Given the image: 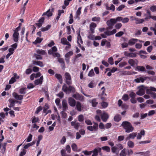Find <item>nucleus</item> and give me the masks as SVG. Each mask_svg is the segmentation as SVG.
<instances>
[{
    "instance_id": "26",
    "label": "nucleus",
    "mask_w": 156,
    "mask_h": 156,
    "mask_svg": "<svg viewBox=\"0 0 156 156\" xmlns=\"http://www.w3.org/2000/svg\"><path fill=\"white\" fill-rule=\"evenodd\" d=\"M152 91H156V88L154 87H150L146 89V93L147 94H151Z\"/></svg>"
},
{
    "instance_id": "5",
    "label": "nucleus",
    "mask_w": 156,
    "mask_h": 156,
    "mask_svg": "<svg viewBox=\"0 0 156 156\" xmlns=\"http://www.w3.org/2000/svg\"><path fill=\"white\" fill-rule=\"evenodd\" d=\"M146 89L143 86L139 87H138L139 90L136 92V94L139 96H142L144 94Z\"/></svg>"
},
{
    "instance_id": "31",
    "label": "nucleus",
    "mask_w": 156,
    "mask_h": 156,
    "mask_svg": "<svg viewBox=\"0 0 156 156\" xmlns=\"http://www.w3.org/2000/svg\"><path fill=\"white\" fill-rule=\"evenodd\" d=\"M62 90L66 94L69 93V87H67L66 84H64L63 86Z\"/></svg>"
},
{
    "instance_id": "29",
    "label": "nucleus",
    "mask_w": 156,
    "mask_h": 156,
    "mask_svg": "<svg viewBox=\"0 0 156 156\" xmlns=\"http://www.w3.org/2000/svg\"><path fill=\"white\" fill-rule=\"evenodd\" d=\"M112 152L114 153L118 154L119 152V149L118 148L115 146L111 148Z\"/></svg>"
},
{
    "instance_id": "37",
    "label": "nucleus",
    "mask_w": 156,
    "mask_h": 156,
    "mask_svg": "<svg viewBox=\"0 0 156 156\" xmlns=\"http://www.w3.org/2000/svg\"><path fill=\"white\" fill-rule=\"evenodd\" d=\"M81 7H79L76 12V17L77 18H78L79 19V16L81 14Z\"/></svg>"
},
{
    "instance_id": "36",
    "label": "nucleus",
    "mask_w": 156,
    "mask_h": 156,
    "mask_svg": "<svg viewBox=\"0 0 156 156\" xmlns=\"http://www.w3.org/2000/svg\"><path fill=\"white\" fill-rule=\"evenodd\" d=\"M127 144L129 147L130 148L133 147L134 146V144L133 142L131 140H129L128 141Z\"/></svg>"
},
{
    "instance_id": "49",
    "label": "nucleus",
    "mask_w": 156,
    "mask_h": 156,
    "mask_svg": "<svg viewBox=\"0 0 156 156\" xmlns=\"http://www.w3.org/2000/svg\"><path fill=\"white\" fill-rule=\"evenodd\" d=\"M26 88H22L20 90V93L21 94H24L26 93Z\"/></svg>"
},
{
    "instance_id": "2",
    "label": "nucleus",
    "mask_w": 156,
    "mask_h": 156,
    "mask_svg": "<svg viewBox=\"0 0 156 156\" xmlns=\"http://www.w3.org/2000/svg\"><path fill=\"white\" fill-rule=\"evenodd\" d=\"M20 26H19L13 31L14 33L13 34V40L16 43L19 40V34L18 33V31L20 30Z\"/></svg>"
},
{
    "instance_id": "61",
    "label": "nucleus",
    "mask_w": 156,
    "mask_h": 156,
    "mask_svg": "<svg viewBox=\"0 0 156 156\" xmlns=\"http://www.w3.org/2000/svg\"><path fill=\"white\" fill-rule=\"evenodd\" d=\"M91 103L92 106L94 107H96L98 104V102L96 101V99H93L92 100Z\"/></svg>"
},
{
    "instance_id": "53",
    "label": "nucleus",
    "mask_w": 156,
    "mask_h": 156,
    "mask_svg": "<svg viewBox=\"0 0 156 156\" xmlns=\"http://www.w3.org/2000/svg\"><path fill=\"white\" fill-rule=\"evenodd\" d=\"M122 26V24L120 23H117L115 26V27L117 29H119Z\"/></svg>"
},
{
    "instance_id": "42",
    "label": "nucleus",
    "mask_w": 156,
    "mask_h": 156,
    "mask_svg": "<svg viewBox=\"0 0 156 156\" xmlns=\"http://www.w3.org/2000/svg\"><path fill=\"white\" fill-rule=\"evenodd\" d=\"M51 26L50 25H48L46 27H43L41 28V30L42 31H45L48 30L50 28Z\"/></svg>"
},
{
    "instance_id": "62",
    "label": "nucleus",
    "mask_w": 156,
    "mask_h": 156,
    "mask_svg": "<svg viewBox=\"0 0 156 156\" xmlns=\"http://www.w3.org/2000/svg\"><path fill=\"white\" fill-rule=\"evenodd\" d=\"M127 65V63L125 62H121L119 63V66L120 67H122Z\"/></svg>"
},
{
    "instance_id": "55",
    "label": "nucleus",
    "mask_w": 156,
    "mask_h": 156,
    "mask_svg": "<svg viewBox=\"0 0 156 156\" xmlns=\"http://www.w3.org/2000/svg\"><path fill=\"white\" fill-rule=\"evenodd\" d=\"M73 53L72 51H70L66 54L65 57L69 58V57L73 55Z\"/></svg>"
},
{
    "instance_id": "4",
    "label": "nucleus",
    "mask_w": 156,
    "mask_h": 156,
    "mask_svg": "<svg viewBox=\"0 0 156 156\" xmlns=\"http://www.w3.org/2000/svg\"><path fill=\"white\" fill-rule=\"evenodd\" d=\"M116 23V21L114 18L111 19L109 20H108L106 22L108 26L107 29H112L114 24Z\"/></svg>"
},
{
    "instance_id": "40",
    "label": "nucleus",
    "mask_w": 156,
    "mask_h": 156,
    "mask_svg": "<svg viewBox=\"0 0 156 156\" xmlns=\"http://www.w3.org/2000/svg\"><path fill=\"white\" fill-rule=\"evenodd\" d=\"M36 52L37 54L41 55H45L46 53L45 51L42 50L37 49L36 50Z\"/></svg>"
},
{
    "instance_id": "32",
    "label": "nucleus",
    "mask_w": 156,
    "mask_h": 156,
    "mask_svg": "<svg viewBox=\"0 0 156 156\" xmlns=\"http://www.w3.org/2000/svg\"><path fill=\"white\" fill-rule=\"evenodd\" d=\"M58 61L61 63L62 69L65 68V65L63 59L62 58H59L58 59Z\"/></svg>"
},
{
    "instance_id": "1",
    "label": "nucleus",
    "mask_w": 156,
    "mask_h": 156,
    "mask_svg": "<svg viewBox=\"0 0 156 156\" xmlns=\"http://www.w3.org/2000/svg\"><path fill=\"white\" fill-rule=\"evenodd\" d=\"M121 126L125 129V132L127 133L132 132L134 129L130 123L128 121L123 122Z\"/></svg>"
},
{
    "instance_id": "58",
    "label": "nucleus",
    "mask_w": 156,
    "mask_h": 156,
    "mask_svg": "<svg viewBox=\"0 0 156 156\" xmlns=\"http://www.w3.org/2000/svg\"><path fill=\"white\" fill-rule=\"evenodd\" d=\"M129 99L128 95L127 94H124L122 97V99L124 101H126L128 100Z\"/></svg>"
},
{
    "instance_id": "28",
    "label": "nucleus",
    "mask_w": 156,
    "mask_h": 156,
    "mask_svg": "<svg viewBox=\"0 0 156 156\" xmlns=\"http://www.w3.org/2000/svg\"><path fill=\"white\" fill-rule=\"evenodd\" d=\"M116 31V29H114L111 31H107L105 32V33L107 35L109 36L115 34Z\"/></svg>"
},
{
    "instance_id": "63",
    "label": "nucleus",
    "mask_w": 156,
    "mask_h": 156,
    "mask_svg": "<svg viewBox=\"0 0 156 156\" xmlns=\"http://www.w3.org/2000/svg\"><path fill=\"white\" fill-rule=\"evenodd\" d=\"M113 61V59L112 57L109 58L108 59V62L111 65H112L114 64Z\"/></svg>"
},
{
    "instance_id": "10",
    "label": "nucleus",
    "mask_w": 156,
    "mask_h": 156,
    "mask_svg": "<svg viewBox=\"0 0 156 156\" xmlns=\"http://www.w3.org/2000/svg\"><path fill=\"white\" fill-rule=\"evenodd\" d=\"M138 42H144L143 41L136 39L132 38L129 40L128 44L130 45H134L135 43Z\"/></svg>"
},
{
    "instance_id": "34",
    "label": "nucleus",
    "mask_w": 156,
    "mask_h": 156,
    "mask_svg": "<svg viewBox=\"0 0 156 156\" xmlns=\"http://www.w3.org/2000/svg\"><path fill=\"white\" fill-rule=\"evenodd\" d=\"M9 101L10 103V105H9V108H11L13 107L15 105V101L14 100L12 99H9Z\"/></svg>"
},
{
    "instance_id": "46",
    "label": "nucleus",
    "mask_w": 156,
    "mask_h": 156,
    "mask_svg": "<svg viewBox=\"0 0 156 156\" xmlns=\"http://www.w3.org/2000/svg\"><path fill=\"white\" fill-rule=\"evenodd\" d=\"M39 121V119L38 117H36L35 116H34L32 118V122L33 123H35L38 122Z\"/></svg>"
},
{
    "instance_id": "19",
    "label": "nucleus",
    "mask_w": 156,
    "mask_h": 156,
    "mask_svg": "<svg viewBox=\"0 0 156 156\" xmlns=\"http://www.w3.org/2000/svg\"><path fill=\"white\" fill-rule=\"evenodd\" d=\"M68 102L70 105L72 107H74L76 105L75 101L72 98H69Z\"/></svg>"
},
{
    "instance_id": "45",
    "label": "nucleus",
    "mask_w": 156,
    "mask_h": 156,
    "mask_svg": "<svg viewBox=\"0 0 156 156\" xmlns=\"http://www.w3.org/2000/svg\"><path fill=\"white\" fill-rule=\"evenodd\" d=\"M43 40V39L39 37H37L35 41L33 42V43L37 44V43H40Z\"/></svg>"
},
{
    "instance_id": "16",
    "label": "nucleus",
    "mask_w": 156,
    "mask_h": 156,
    "mask_svg": "<svg viewBox=\"0 0 156 156\" xmlns=\"http://www.w3.org/2000/svg\"><path fill=\"white\" fill-rule=\"evenodd\" d=\"M92 151L93 154L92 156H97L98 152H100L101 151V148L100 147L95 148Z\"/></svg>"
},
{
    "instance_id": "3",
    "label": "nucleus",
    "mask_w": 156,
    "mask_h": 156,
    "mask_svg": "<svg viewBox=\"0 0 156 156\" xmlns=\"http://www.w3.org/2000/svg\"><path fill=\"white\" fill-rule=\"evenodd\" d=\"M97 112L98 115H101V119L104 122H106L108 118V114L104 112H103L102 113L101 111L100 110H98L97 111Z\"/></svg>"
},
{
    "instance_id": "50",
    "label": "nucleus",
    "mask_w": 156,
    "mask_h": 156,
    "mask_svg": "<svg viewBox=\"0 0 156 156\" xmlns=\"http://www.w3.org/2000/svg\"><path fill=\"white\" fill-rule=\"evenodd\" d=\"M95 84L94 83L93 81H91L88 84V86L90 88H93L95 86Z\"/></svg>"
},
{
    "instance_id": "38",
    "label": "nucleus",
    "mask_w": 156,
    "mask_h": 156,
    "mask_svg": "<svg viewBox=\"0 0 156 156\" xmlns=\"http://www.w3.org/2000/svg\"><path fill=\"white\" fill-rule=\"evenodd\" d=\"M127 150L126 149L122 150L120 153V156H126L127 154Z\"/></svg>"
},
{
    "instance_id": "24",
    "label": "nucleus",
    "mask_w": 156,
    "mask_h": 156,
    "mask_svg": "<svg viewBox=\"0 0 156 156\" xmlns=\"http://www.w3.org/2000/svg\"><path fill=\"white\" fill-rule=\"evenodd\" d=\"M43 80V76H41L39 79H38L35 80L34 84L36 85L41 84L42 83Z\"/></svg>"
},
{
    "instance_id": "23",
    "label": "nucleus",
    "mask_w": 156,
    "mask_h": 156,
    "mask_svg": "<svg viewBox=\"0 0 156 156\" xmlns=\"http://www.w3.org/2000/svg\"><path fill=\"white\" fill-rule=\"evenodd\" d=\"M53 9H52L51 10L49 9L46 12H44L42 16L46 15L48 17L51 16L52 15V12L53 11Z\"/></svg>"
},
{
    "instance_id": "8",
    "label": "nucleus",
    "mask_w": 156,
    "mask_h": 156,
    "mask_svg": "<svg viewBox=\"0 0 156 156\" xmlns=\"http://www.w3.org/2000/svg\"><path fill=\"white\" fill-rule=\"evenodd\" d=\"M128 63L132 66L134 67L137 65L138 61L137 60L130 59L128 60Z\"/></svg>"
},
{
    "instance_id": "57",
    "label": "nucleus",
    "mask_w": 156,
    "mask_h": 156,
    "mask_svg": "<svg viewBox=\"0 0 156 156\" xmlns=\"http://www.w3.org/2000/svg\"><path fill=\"white\" fill-rule=\"evenodd\" d=\"M82 152L84 154L86 155H90L92 153V151H83Z\"/></svg>"
},
{
    "instance_id": "56",
    "label": "nucleus",
    "mask_w": 156,
    "mask_h": 156,
    "mask_svg": "<svg viewBox=\"0 0 156 156\" xmlns=\"http://www.w3.org/2000/svg\"><path fill=\"white\" fill-rule=\"evenodd\" d=\"M124 34L123 31H120L116 34L115 36L116 37H120L122 35Z\"/></svg>"
},
{
    "instance_id": "54",
    "label": "nucleus",
    "mask_w": 156,
    "mask_h": 156,
    "mask_svg": "<svg viewBox=\"0 0 156 156\" xmlns=\"http://www.w3.org/2000/svg\"><path fill=\"white\" fill-rule=\"evenodd\" d=\"M129 19L128 17H125V18H122V22L123 23H126L128 22Z\"/></svg>"
},
{
    "instance_id": "14",
    "label": "nucleus",
    "mask_w": 156,
    "mask_h": 156,
    "mask_svg": "<svg viewBox=\"0 0 156 156\" xmlns=\"http://www.w3.org/2000/svg\"><path fill=\"white\" fill-rule=\"evenodd\" d=\"M137 134L135 133H132L129 134V136L127 137L126 139V140H127L130 139H133L136 136Z\"/></svg>"
},
{
    "instance_id": "43",
    "label": "nucleus",
    "mask_w": 156,
    "mask_h": 156,
    "mask_svg": "<svg viewBox=\"0 0 156 156\" xmlns=\"http://www.w3.org/2000/svg\"><path fill=\"white\" fill-rule=\"evenodd\" d=\"M101 148V149H102L103 150L107 152H109L110 151V148L108 146L103 147Z\"/></svg>"
},
{
    "instance_id": "12",
    "label": "nucleus",
    "mask_w": 156,
    "mask_h": 156,
    "mask_svg": "<svg viewBox=\"0 0 156 156\" xmlns=\"http://www.w3.org/2000/svg\"><path fill=\"white\" fill-rule=\"evenodd\" d=\"M73 97L77 100H79L81 101L83 100L84 97L81 96L78 93H76L74 94Z\"/></svg>"
},
{
    "instance_id": "22",
    "label": "nucleus",
    "mask_w": 156,
    "mask_h": 156,
    "mask_svg": "<svg viewBox=\"0 0 156 156\" xmlns=\"http://www.w3.org/2000/svg\"><path fill=\"white\" fill-rule=\"evenodd\" d=\"M72 126H73L74 128L76 129H78L80 126L79 123L76 122V121H72L71 122Z\"/></svg>"
},
{
    "instance_id": "27",
    "label": "nucleus",
    "mask_w": 156,
    "mask_h": 156,
    "mask_svg": "<svg viewBox=\"0 0 156 156\" xmlns=\"http://www.w3.org/2000/svg\"><path fill=\"white\" fill-rule=\"evenodd\" d=\"M61 43L64 45H67L70 46L71 45L67 41V39L66 38L63 37L61 39Z\"/></svg>"
},
{
    "instance_id": "35",
    "label": "nucleus",
    "mask_w": 156,
    "mask_h": 156,
    "mask_svg": "<svg viewBox=\"0 0 156 156\" xmlns=\"http://www.w3.org/2000/svg\"><path fill=\"white\" fill-rule=\"evenodd\" d=\"M6 145L7 143H4L2 145V148L1 150V152L3 154H4L5 151Z\"/></svg>"
},
{
    "instance_id": "11",
    "label": "nucleus",
    "mask_w": 156,
    "mask_h": 156,
    "mask_svg": "<svg viewBox=\"0 0 156 156\" xmlns=\"http://www.w3.org/2000/svg\"><path fill=\"white\" fill-rule=\"evenodd\" d=\"M130 18H133L132 20H135L136 24H140L143 23L144 21V19H139L138 18L135 17L133 16L130 17Z\"/></svg>"
},
{
    "instance_id": "60",
    "label": "nucleus",
    "mask_w": 156,
    "mask_h": 156,
    "mask_svg": "<svg viewBox=\"0 0 156 156\" xmlns=\"http://www.w3.org/2000/svg\"><path fill=\"white\" fill-rule=\"evenodd\" d=\"M87 37L89 39L91 40H95V36L93 35L90 34Z\"/></svg>"
},
{
    "instance_id": "17",
    "label": "nucleus",
    "mask_w": 156,
    "mask_h": 156,
    "mask_svg": "<svg viewBox=\"0 0 156 156\" xmlns=\"http://www.w3.org/2000/svg\"><path fill=\"white\" fill-rule=\"evenodd\" d=\"M51 117L52 119L55 120L56 119L58 122H60V117L58 112L57 113V115H55L53 114L51 115Z\"/></svg>"
},
{
    "instance_id": "59",
    "label": "nucleus",
    "mask_w": 156,
    "mask_h": 156,
    "mask_svg": "<svg viewBox=\"0 0 156 156\" xmlns=\"http://www.w3.org/2000/svg\"><path fill=\"white\" fill-rule=\"evenodd\" d=\"M66 141V138L65 136H63L62 138L60 140V143L62 144H63Z\"/></svg>"
},
{
    "instance_id": "13",
    "label": "nucleus",
    "mask_w": 156,
    "mask_h": 156,
    "mask_svg": "<svg viewBox=\"0 0 156 156\" xmlns=\"http://www.w3.org/2000/svg\"><path fill=\"white\" fill-rule=\"evenodd\" d=\"M145 134V131L143 130H141L139 133L136 135V138L138 140L141 139L142 136H144Z\"/></svg>"
},
{
    "instance_id": "7",
    "label": "nucleus",
    "mask_w": 156,
    "mask_h": 156,
    "mask_svg": "<svg viewBox=\"0 0 156 156\" xmlns=\"http://www.w3.org/2000/svg\"><path fill=\"white\" fill-rule=\"evenodd\" d=\"M87 129L91 131H97L98 129V125L97 123H94L92 126H89L87 127Z\"/></svg>"
},
{
    "instance_id": "25",
    "label": "nucleus",
    "mask_w": 156,
    "mask_h": 156,
    "mask_svg": "<svg viewBox=\"0 0 156 156\" xmlns=\"http://www.w3.org/2000/svg\"><path fill=\"white\" fill-rule=\"evenodd\" d=\"M77 43L78 44L79 46L80 47H81V44L83 43V41H82L81 37L79 33L78 34L77 37Z\"/></svg>"
},
{
    "instance_id": "21",
    "label": "nucleus",
    "mask_w": 156,
    "mask_h": 156,
    "mask_svg": "<svg viewBox=\"0 0 156 156\" xmlns=\"http://www.w3.org/2000/svg\"><path fill=\"white\" fill-rule=\"evenodd\" d=\"M12 95L17 100H22L23 98V95L18 94L15 92L12 93Z\"/></svg>"
},
{
    "instance_id": "64",
    "label": "nucleus",
    "mask_w": 156,
    "mask_h": 156,
    "mask_svg": "<svg viewBox=\"0 0 156 156\" xmlns=\"http://www.w3.org/2000/svg\"><path fill=\"white\" fill-rule=\"evenodd\" d=\"M129 95L131 98H134L136 95L135 93L133 91H132L130 93Z\"/></svg>"
},
{
    "instance_id": "6",
    "label": "nucleus",
    "mask_w": 156,
    "mask_h": 156,
    "mask_svg": "<svg viewBox=\"0 0 156 156\" xmlns=\"http://www.w3.org/2000/svg\"><path fill=\"white\" fill-rule=\"evenodd\" d=\"M76 109L79 112L84 111L85 109V106L79 102H77L76 103Z\"/></svg>"
},
{
    "instance_id": "47",
    "label": "nucleus",
    "mask_w": 156,
    "mask_h": 156,
    "mask_svg": "<svg viewBox=\"0 0 156 156\" xmlns=\"http://www.w3.org/2000/svg\"><path fill=\"white\" fill-rule=\"evenodd\" d=\"M71 147L72 148V149L73 151H77V147L76 145L75 144H73L72 145Z\"/></svg>"
},
{
    "instance_id": "15",
    "label": "nucleus",
    "mask_w": 156,
    "mask_h": 156,
    "mask_svg": "<svg viewBox=\"0 0 156 156\" xmlns=\"http://www.w3.org/2000/svg\"><path fill=\"white\" fill-rule=\"evenodd\" d=\"M135 154H140V155L143 156H149L150 155V151H147L145 152H141L135 153Z\"/></svg>"
},
{
    "instance_id": "18",
    "label": "nucleus",
    "mask_w": 156,
    "mask_h": 156,
    "mask_svg": "<svg viewBox=\"0 0 156 156\" xmlns=\"http://www.w3.org/2000/svg\"><path fill=\"white\" fill-rule=\"evenodd\" d=\"M96 24L94 23H91L90 25V29L92 33H94V29L96 27Z\"/></svg>"
},
{
    "instance_id": "20",
    "label": "nucleus",
    "mask_w": 156,
    "mask_h": 156,
    "mask_svg": "<svg viewBox=\"0 0 156 156\" xmlns=\"http://www.w3.org/2000/svg\"><path fill=\"white\" fill-rule=\"evenodd\" d=\"M147 77H140L134 80V81L137 83H139L140 82L143 83L146 80Z\"/></svg>"
},
{
    "instance_id": "48",
    "label": "nucleus",
    "mask_w": 156,
    "mask_h": 156,
    "mask_svg": "<svg viewBox=\"0 0 156 156\" xmlns=\"http://www.w3.org/2000/svg\"><path fill=\"white\" fill-rule=\"evenodd\" d=\"M32 135L30 134L27 138L25 140V141L26 140L27 142H29L31 141L32 139Z\"/></svg>"
},
{
    "instance_id": "44",
    "label": "nucleus",
    "mask_w": 156,
    "mask_h": 156,
    "mask_svg": "<svg viewBox=\"0 0 156 156\" xmlns=\"http://www.w3.org/2000/svg\"><path fill=\"white\" fill-rule=\"evenodd\" d=\"M48 108L49 107H48V106L47 105H45V107L43 109V111L44 113H46V114H47L48 113H51V111L50 110H48L47 112H46V110L48 109Z\"/></svg>"
},
{
    "instance_id": "9",
    "label": "nucleus",
    "mask_w": 156,
    "mask_h": 156,
    "mask_svg": "<svg viewBox=\"0 0 156 156\" xmlns=\"http://www.w3.org/2000/svg\"><path fill=\"white\" fill-rule=\"evenodd\" d=\"M65 77L66 79V83L68 85L70 84L71 83V77L70 75L68 73L66 72L65 74Z\"/></svg>"
},
{
    "instance_id": "52",
    "label": "nucleus",
    "mask_w": 156,
    "mask_h": 156,
    "mask_svg": "<svg viewBox=\"0 0 156 156\" xmlns=\"http://www.w3.org/2000/svg\"><path fill=\"white\" fill-rule=\"evenodd\" d=\"M78 121L80 122H82L84 120V117L82 115H79L78 117Z\"/></svg>"
},
{
    "instance_id": "51",
    "label": "nucleus",
    "mask_w": 156,
    "mask_h": 156,
    "mask_svg": "<svg viewBox=\"0 0 156 156\" xmlns=\"http://www.w3.org/2000/svg\"><path fill=\"white\" fill-rule=\"evenodd\" d=\"M100 18L99 17H94L92 18V21L94 22H99Z\"/></svg>"
},
{
    "instance_id": "33",
    "label": "nucleus",
    "mask_w": 156,
    "mask_h": 156,
    "mask_svg": "<svg viewBox=\"0 0 156 156\" xmlns=\"http://www.w3.org/2000/svg\"><path fill=\"white\" fill-rule=\"evenodd\" d=\"M136 69L138 71L141 72H145L146 71L145 68L143 66H137L136 68Z\"/></svg>"
},
{
    "instance_id": "41",
    "label": "nucleus",
    "mask_w": 156,
    "mask_h": 156,
    "mask_svg": "<svg viewBox=\"0 0 156 156\" xmlns=\"http://www.w3.org/2000/svg\"><path fill=\"white\" fill-rule=\"evenodd\" d=\"M64 11L63 10H58V16L56 18V19L58 20L59 19L60 16L61 14L64 12Z\"/></svg>"
},
{
    "instance_id": "39",
    "label": "nucleus",
    "mask_w": 156,
    "mask_h": 156,
    "mask_svg": "<svg viewBox=\"0 0 156 156\" xmlns=\"http://www.w3.org/2000/svg\"><path fill=\"white\" fill-rule=\"evenodd\" d=\"M121 116L120 115H116L114 117V120L116 122H119L121 120Z\"/></svg>"
},
{
    "instance_id": "30",
    "label": "nucleus",
    "mask_w": 156,
    "mask_h": 156,
    "mask_svg": "<svg viewBox=\"0 0 156 156\" xmlns=\"http://www.w3.org/2000/svg\"><path fill=\"white\" fill-rule=\"evenodd\" d=\"M63 109L64 111L66 110L68 108L67 101L66 100H63L62 101Z\"/></svg>"
}]
</instances>
